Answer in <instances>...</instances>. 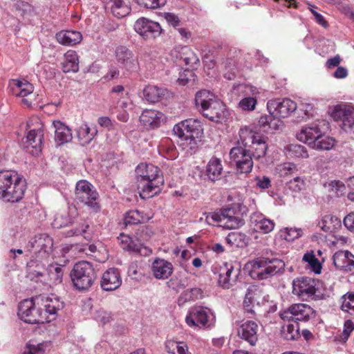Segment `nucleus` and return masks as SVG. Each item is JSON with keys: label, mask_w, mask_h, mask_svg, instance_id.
<instances>
[{"label": "nucleus", "mask_w": 354, "mask_h": 354, "mask_svg": "<svg viewBox=\"0 0 354 354\" xmlns=\"http://www.w3.org/2000/svg\"><path fill=\"white\" fill-rule=\"evenodd\" d=\"M138 189L142 198H149L157 194L164 180L159 169L152 165L140 163L136 169Z\"/></svg>", "instance_id": "1"}, {"label": "nucleus", "mask_w": 354, "mask_h": 354, "mask_svg": "<svg viewBox=\"0 0 354 354\" xmlns=\"http://www.w3.org/2000/svg\"><path fill=\"white\" fill-rule=\"evenodd\" d=\"M26 179L15 171H0V199L6 203L20 201L26 190Z\"/></svg>", "instance_id": "2"}, {"label": "nucleus", "mask_w": 354, "mask_h": 354, "mask_svg": "<svg viewBox=\"0 0 354 354\" xmlns=\"http://www.w3.org/2000/svg\"><path fill=\"white\" fill-rule=\"evenodd\" d=\"M195 104L198 111L212 121L218 122L225 115V104L207 90L196 93Z\"/></svg>", "instance_id": "3"}, {"label": "nucleus", "mask_w": 354, "mask_h": 354, "mask_svg": "<svg viewBox=\"0 0 354 354\" xmlns=\"http://www.w3.org/2000/svg\"><path fill=\"white\" fill-rule=\"evenodd\" d=\"M284 266L283 261L279 259L259 257L248 262L245 268L251 278L263 280L279 273Z\"/></svg>", "instance_id": "4"}, {"label": "nucleus", "mask_w": 354, "mask_h": 354, "mask_svg": "<svg viewBox=\"0 0 354 354\" xmlns=\"http://www.w3.org/2000/svg\"><path fill=\"white\" fill-rule=\"evenodd\" d=\"M71 281L79 290H86L93 283L95 273L93 265L88 261L76 263L71 272Z\"/></svg>", "instance_id": "5"}, {"label": "nucleus", "mask_w": 354, "mask_h": 354, "mask_svg": "<svg viewBox=\"0 0 354 354\" xmlns=\"http://www.w3.org/2000/svg\"><path fill=\"white\" fill-rule=\"evenodd\" d=\"M205 219L209 225H214L218 223L221 226L227 229H235L244 225V220L233 207L209 213L206 216Z\"/></svg>", "instance_id": "6"}, {"label": "nucleus", "mask_w": 354, "mask_h": 354, "mask_svg": "<svg viewBox=\"0 0 354 354\" xmlns=\"http://www.w3.org/2000/svg\"><path fill=\"white\" fill-rule=\"evenodd\" d=\"M185 322L189 327L209 328L214 325L215 315L208 308L196 306L189 310Z\"/></svg>", "instance_id": "7"}, {"label": "nucleus", "mask_w": 354, "mask_h": 354, "mask_svg": "<svg viewBox=\"0 0 354 354\" xmlns=\"http://www.w3.org/2000/svg\"><path fill=\"white\" fill-rule=\"evenodd\" d=\"M173 131L181 141L192 144L202 133L203 128L199 120L189 118L174 125Z\"/></svg>", "instance_id": "8"}, {"label": "nucleus", "mask_w": 354, "mask_h": 354, "mask_svg": "<svg viewBox=\"0 0 354 354\" xmlns=\"http://www.w3.org/2000/svg\"><path fill=\"white\" fill-rule=\"evenodd\" d=\"M97 192L87 180H81L77 183L75 186L76 199L88 206L95 212L100 210V205L97 202Z\"/></svg>", "instance_id": "9"}, {"label": "nucleus", "mask_w": 354, "mask_h": 354, "mask_svg": "<svg viewBox=\"0 0 354 354\" xmlns=\"http://www.w3.org/2000/svg\"><path fill=\"white\" fill-rule=\"evenodd\" d=\"M17 315L22 321L28 324L49 322V319L44 317L40 308H36L32 299H25L20 302Z\"/></svg>", "instance_id": "10"}, {"label": "nucleus", "mask_w": 354, "mask_h": 354, "mask_svg": "<svg viewBox=\"0 0 354 354\" xmlns=\"http://www.w3.org/2000/svg\"><path fill=\"white\" fill-rule=\"evenodd\" d=\"M330 115L335 121L342 122V129L351 131L354 127V107L348 104L340 103L333 106L329 111Z\"/></svg>", "instance_id": "11"}, {"label": "nucleus", "mask_w": 354, "mask_h": 354, "mask_svg": "<svg viewBox=\"0 0 354 354\" xmlns=\"http://www.w3.org/2000/svg\"><path fill=\"white\" fill-rule=\"evenodd\" d=\"M279 316L283 321L287 322H308L315 316V310L308 304H295L281 310Z\"/></svg>", "instance_id": "12"}, {"label": "nucleus", "mask_w": 354, "mask_h": 354, "mask_svg": "<svg viewBox=\"0 0 354 354\" xmlns=\"http://www.w3.org/2000/svg\"><path fill=\"white\" fill-rule=\"evenodd\" d=\"M317 281L308 277H297L292 281V293L303 301L313 299L317 292Z\"/></svg>", "instance_id": "13"}, {"label": "nucleus", "mask_w": 354, "mask_h": 354, "mask_svg": "<svg viewBox=\"0 0 354 354\" xmlns=\"http://www.w3.org/2000/svg\"><path fill=\"white\" fill-rule=\"evenodd\" d=\"M230 160L236 164L237 172L240 174H249L253 168V158L248 148L241 146L232 147L230 151Z\"/></svg>", "instance_id": "14"}, {"label": "nucleus", "mask_w": 354, "mask_h": 354, "mask_svg": "<svg viewBox=\"0 0 354 354\" xmlns=\"http://www.w3.org/2000/svg\"><path fill=\"white\" fill-rule=\"evenodd\" d=\"M297 108L296 102L289 98L273 99L267 103L269 113L283 118L289 117Z\"/></svg>", "instance_id": "15"}, {"label": "nucleus", "mask_w": 354, "mask_h": 354, "mask_svg": "<svg viewBox=\"0 0 354 354\" xmlns=\"http://www.w3.org/2000/svg\"><path fill=\"white\" fill-rule=\"evenodd\" d=\"M115 57L118 66L128 72L136 71L139 66L137 57L128 48L120 46L115 48Z\"/></svg>", "instance_id": "16"}, {"label": "nucleus", "mask_w": 354, "mask_h": 354, "mask_svg": "<svg viewBox=\"0 0 354 354\" xmlns=\"http://www.w3.org/2000/svg\"><path fill=\"white\" fill-rule=\"evenodd\" d=\"M325 120H317L313 123L303 127L297 134V138L312 147L315 140L320 136L322 128L326 126Z\"/></svg>", "instance_id": "17"}, {"label": "nucleus", "mask_w": 354, "mask_h": 354, "mask_svg": "<svg viewBox=\"0 0 354 354\" xmlns=\"http://www.w3.org/2000/svg\"><path fill=\"white\" fill-rule=\"evenodd\" d=\"M39 124L37 128L30 129L23 140L26 150L33 156H37L41 151L44 132Z\"/></svg>", "instance_id": "18"}, {"label": "nucleus", "mask_w": 354, "mask_h": 354, "mask_svg": "<svg viewBox=\"0 0 354 354\" xmlns=\"http://www.w3.org/2000/svg\"><path fill=\"white\" fill-rule=\"evenodd\" d=\"M134 29L144 39H153L159 36L162 28L158 22L146 18L138 19L135 24Z\"/></svg>", "instance_id": "19"}, {"label": "nucleus", "mask_w": 354, "mask_h": 354, "mask_svg": "<svg viewBox=\"0 0 354 354\" xmlns=\"http://www.w3.org/2000/svg\"><path fill=\"white\" fill-rule=\"evenodd\" d=\"M236 89L245 95V97L239 102V108L246 111L254 110L257 104V100L254 95L259 93L258 88L251 85L239 84L236 86H234V90Z\"/></svg>", "instance_id": "20"}, {"label": "nucleus", "mask_w": 354, "mask_h": 354, "mask_svg": "<svg viewBox=\"0 0 354 354\" xmlns=\"http://www.w3.org/2000/svg\"><path fill=\"white\" fill-rule=\"evenodd\" d=\"M42 308H40L44 317L49 319V322L54 319L57 312L64 308V302L59 297L51 295L41 299Z\"/></svg>", "instance_id": "21"}, {"label": "nucleus", "mask_w": 354, "mask_h": 354, "mask_svg": "<svg viewBox=\"0 0 354 354\" xmlns=\"http://www.w3.org/2000/svg\"><path fill=\"white\" fill-rule=\"evenodd\" d=\"M14 82L13 93L22 97V103L30 107L32 104L35 95L33 94V86L26 80H15Z\"/></svg>", "instance_id": "22"}, {"label": "nucleus", "mask_w": 354, "mask_h": 354, "mask_svg": "<svg viewBox=\"0 0 354 354\" xmlns=\"http://www.w3.org/2000/svg\"><path fill=\"white\" fill-rule=\"evenodd\" d=\"M151 271L156 279L165 280L167 279L174 272L173 264L162 258H156L151 266Z\"/></svg>", "instance_id": "23"}, {"label": "nucleus", "mask_w": 354, "mask_h": 354, "mask_svg": "<svg viewBox=\"0 0 354 354\" xmlns=\"http://www.w3.org/2000/svg\"><path fill=\"white\" fill-rule=\"evenodd\" d=\"M334 266L339 270L348 272L354 269V255L348 250H339L333 257Z\"/></svg>", "instance_id": "24"}, {"label": "nucleus", "mask_w": 354, "mask_h": 354, "mask_svg": "<svg viewBox=\"0 0 354 354\" xmlns=\"http://www.w3.org/2000/svg\"><path fill=\"white\" fill-rule=\"evenodd\" d=\"M101 287L104 290L112 291L118 288L122 284L120 273L117 268L106 270L101 279Z\"/></svg>", "instance_id": "25"}, {"label": "nucleus", "mask_w": 354, "mask_h": 354, "mask_svg": "<svg viewBox=\"0 0 354 354\" xmlns=\"http://www.w3.org/2000/svg\"><path fill=\"white\" fill-rule=\"evenodd\" d=\"M259 326L253 321H246L242 323L237 329L238 335L242 339L248 342L251 346H254L258 340Z\"/></svg>", "instance_id": "26"}, {"label": "nucleus", "mask_w": 354, "mask_h": 354, "mask_svg": "<svg viewBox=\"0 0 354 354\" xmlns=\"http://www.w3.org/2000/svg\"><path fill=\"white\" fill-rule=\"evenodd\" d=\"M165 120V115L158 111L146 109L140 116V123L147 128L156 129Z\"/></svg>", "instance_id": "27"}, {"label": "nucleus", "mask_w": 354, "mask_h": 354, "mask_svg": "<svg viewBox=\"0 0 354 354\" xmlns=\"http://www.w3.org/2000/svg\"><path fill=\"white\" fill-rule=\"evenodd\" d=\"M250 222L257 232L268 234L272 232L274 227L272 220L268 218L261 212H254L250 216Z\"/></svg>", "instance_id": "28"}, {"label": "nucleus", "mask_w": 354, "mask_h": 354, "mask_svg": "<svg viewBox=\"0 0 354 354\" xmlns=\"http://www.w3.org/2000/svg\"><path fill=\"white\" fill-rule=\"evenodd\" d=\"M237 276L238 270L235 272L232 264L225 263L220 269L218 283L222 288L229 289L236 281Z\"/></svg>", "instance_id": "29"}, {"label": "nucleus", "mask_w": 354, "mask_h": 354, "mask_svg": "<svg viewBox=\"0 0 354 354\" xmlns=\"http://www.w3.org/2000/svg\"><path fill=\"white\" fill-rule=\"evenodd\" d=\"M254 139V140L248 145V150L253 159L261 160L266 156L268 148L266 137L261 135Z\"/></svg>", "instance_id": "30"}, {"label": "nucleus", "mask_w": 354, "mask_h": 354, "mask_svg": "<svg viewBox=\"0 0 354 354\" xmlns=\"http://www.w3.org/2000/svg\"><path fill=\"white\" fill-rule=\"evenodd\" d=\"M58 43L64 46H75L82 39L80 32L76 30H62L55 35Z\"/></svg>", "instance_id": "31"}, {"label": "nucleus", "mask_w": 354, "mask_h": 354, "mask_svg": "<svg viewBox=\"0 0 354 354\" xmlns=\"http://www.w3.org/2000/svg\"><path fill=\"white\" fill-rule=\"evenodd\" d=\"M55 127V140L59 145H62L70 142L72 138L71 129L60 121H54Z\"/></svg>", "instance_id": "32"}, {"label": "nucleus", "mask_w": 354, "mask_h": 354, "mask_svg": "<svg viewBox=\"0 0 354 354\" xmlns=\"http://www.w3.org/2000/svg\"><path fill=\"white\" fill-rule=\"evenodd\" d=\"M222 171L221 160L216 157L211 158L205 168V174L208 179L213 182L220 179Z\"/></svg>", "instance_id": "33"}, {"label": "nucleus", "mask_w": 354, "mask_h": 354, "mask_svg": "<svg viewBox=\"0 0 354 354\" xmlns=\"http://www.w3.org/2000/svg\"><path fill=\"white\" fill-rule=\"evenodd\" d=\"M62 68L65 73L69 72L76 73L79 71V59L75 51L69 50L64 54Z\"/></svg>", "instance_id": "34"}, {"label": "nucleus", "mask_w": 354, "mask_h": 354, "mask_svg": "<svg viewBox=\"0 0 354 354\" xmlns=\"http://www.w3.org/2000/svg\"><path fill=\"white\" fill-rule=\"evenodd\" d=\"M97 133L95 126L89 127L86 124H82L77 129V136L82 145L89 144Z\"/></svg>", "instance_id": "35"}, {"label": "nucleus", "mask_w": 354, "mask_h": 354, "mask_svg": "<svg viewBox=\"0 0 354 354\" xmlns=\"http://www.w3.org/2000/svg\"><path fill=\"white\" fill-rule=\"evenodd\" d=\"M111 3L113 15L118 18L124 17L131 12L129 0H111Z\"/></svg>", "instance_id": "36"}, {"label": "nucleus", "mask_w": 354, "mask_h": 354, "mask_svg": "<svg viewBox=\"0 0 354 354\" xmlns=\"http://www.w3.org/2000/svg\"><path fill=\"white\" fill-rule=\"evenodd\" d=\"M165 93V89L154 85H148L143 90V95L145 100L151 103L158 102Z\"/></svg>", "instance_id": "37"}, {"label": "nucleus", "mask_w": 354, "mask_h": 354, "mask_svg": "<svg viewBox=\"0 0 354 354\" xmlns=\"http://www.w3.org/2000/svg\"><path fill=\"white\" fill-rule=\"evenodd\" d=\"M240 140L237 141L236 146H241L244 148H248V145L254 140V138H257L261 135L253 131L248 127L241 128L239 131Z\"/></svg>", "instance_id": "38"}, {"label": "nucleus", "mask_w": 354, "mask_h": 354, "mask_svg": "<svg viewBox=\"0 0 354 354\" xmlns=\"http://www.w3.org/2000/svg\"><path fill=\"white\" fill-rule=\"evenodd\" d=\"M257 290L254 288H249L245 295L243 302V308L249 315H254V310L253 309L254 302L256 301V296L257 295Z\"/></svg>", "instance_id": "39"}, {"label": "nucleus", "mask_w": 354, "mask_h": 354, "mask_svg": "<svg viewBox=\"0 0 354 354\" xmlns=\"http://www.w3.org/2000/svg\"><path fill=\"white\" fill-rule=\"evenodd\" d=\"M335 145V140L332 137L326 136L322 131L320 136L317 138L315 143L313 145V149L317 150H330Z\"/></svg>", "instance_id": "40"}, {"label": "nucleus", "mask_w": 354, "mask_h": 354, "mask_svg": "<svg viewBox=\"0 0 354 354\" xmlns=\"http://www.w3.org/2000/svg\"><path fill=\"white\" fill-rule=\"evenodd\" d=\"M149 218V216H144L143 213L138 210H131L126 213L124 218V223L126 225H135L145 223Z\"/></svg>", "instance_id": "41"}, {"label": "nucleus", "mask_w": 354, "mask_h": 354, "mask_svg": "<svg viewBox=\"0 0 354 354\" xmlns=\"http://www.w3.org/2000/svg\"><path fill=\"white\" fill-rule=\"evenodd\" d=\"M90 226L86 221L79 223V227H74L70 230L65 232V236L71 237L73 236H82L85 239L89 240L91 239V234L88 232Z\"/></svg>", "instance_id": "42"}, {"label": "nucleus", "mask_w": 354, "mask_h": 354, "mask_svg": "<svg viewBox=\"0 0 354 354\" xmlns=\"http://www.w3.org/2000/svg\"><path fill=\"white\" fill-rule=\"evenodd\" d=\"M169 288L178 292L187 285V278L184 277L183 272H176L167 282Z\"/></svg>", "instance_id": "43"}, {"label": "nucleus", "mask_w": 354, "mask_h": 354, "mask_svg": "<svg viewBox=\"0 0 354 354\" xmlns=\"http://www.w3.org/2000/svg\"><path fill=\"white\" fill-rule=\"evenodd\" d=\"M74 223V218L69 214L68 211H62L58 212L55 216V218L52 223V225L54 228H61L68 225L69 224Z\"/></svg>", "instance_id": "44"}, {"label": "nucleus", "mask_w": 354, "mask_h": 354, "mask_svg": "<svg viewBox=\"0 0 354 354\" xmlns=\"http://www.w3.org/2000/svg\"><path fill=\"white\" fill-rule=\"evenodd\" d=\"M34 243L40 252L44 251L46 253L52 250L53 245V239L46 234H41L36 236Z\"/></svg>", "instance_id": "45"}, {"label": "nucleus", "mask_w": 354, "mask_h": 354, "mask_svg": "<svg viewBox=\"0 0 354 354\" xmlns=\"http://www.w3.org/2000/svg\"><path fill=\"white\" fill-rule=\"evenodd\" d=\"M47 274L51 283H60L63 277V268L57 264L50 265L47 269Z\"/></svg>", "instance_id": "46"}, {"label": "nucleus", "mask_w": 354, "mask_h": 354, "mask_svg": "<svg viewBox=\"0 0 354 354\" xmlns=\"http://www.w3.org/2000/svg\"><path fill=\"white\" fill-rule=\"evenodd\" d=\"M48 347L49 343L46 342L37 344L29 342L26 344L23 354H45Z\"/></svg>", "instance_id": "47"}, {"label": "nucleus", "mask_w": 354, "mask_h": 354, "mask_svg": "<svg viewBox=\"0 0 354 354\" xmlns=\"http://www.w3.org/2000/svg\"><path fill=\"white\" fill-rule=\"evenodd\" d=\"M303 261L308 263L310 269L315 274H319L322 271V264L315 257L313 251L307 252L303 256Z\"/></svg>", "instance_id": "48"}, {"label": "nucleus", "mask_w": 354, "mask_h": 354, "mask_svg": "<svg viewBox=\"0 0 354 354\" xmlns=\"http://www.w3.org/2000/svg\"><path fill=\"white\" fill-rule=\"evenodd\" d=\"M180 53V59H182L186 65L193 66L194 64L199 62L198 56L187 46L182 47Z\"/></svg>", "instance_id": "49"}, {"label": "nucleus", "mask_w": 354, "mask_h": 354, "mask_svg": "<svg viewBox=\"0 0 354 354\" xmlns=\"http://www.w3.org/2000/svg\"><path fill=\"white\" fill-rule=\"evenodd\" d=\"M288 156L290 158H307L308 151L306 147L301 145L291 144L287 147Z\"/></svg>", "instance_id": "50"}, {"label": "nucleus", "mask_w": 354, "mask_h": 354, "mask_svg": "<svg viewBox=\"0 0 354 354\" xmlns=\"http://www.w3.org/2000/svg\"><path fill=\"white\" fill-rule=\"evenodd\" d=\"M282 335L287 340H293L299 335V326L297 323L287 324L283 326L281 330Z\"/></svg>", "instance_id": "51"}, {"label": "nucleus", "mask_w": 354, "mask_h": 354, "mask_svg": "<svg viewBox=\"0 0 354 354\" xmlns=\"http://www.w3.org/2000/svg\"><path fill=\"white\" fill-rule=\"evenodd\" d=\"M227 241L232 245H234L238 248H243L247 245L248 239L247 236L240 232H231L227 236Z\"/></svg>", "instance_id": "52"}, {"label": "nucleus", "mask_w": 354, "mask_h": 354, "mask_svg": "<svg viewBox=\"0 0 354 354\" xmlns=\"http://www.w3.org/2000/svg\"><path fill=\"white\" fill-rule=\"evenodd\" d=\"M341 309L354 317V293H348L341 298Z\"/></svg>", "instance_id": "53"}, {"label": "nucleus", "mask_w": 354, "mask_h": 354, "mask_svg": "<svg viewBox=\"0 0 354 354\" xmlns=\"http://www.w3.org/2000/svg\"><path fill=\"white\" fill-rule=\"evenodd\" d=\"M281 236L287 241H293L303 235L301 228L286 227L281 231Z\"/></svg>", "instance_id": "54"}, {"label": "nucleus", "mask_w": 354, "mask_h": 354, "mask_svg": "<svg viewBox=\"0 0 354 354\" xmlns=\"http://www.w3.org/2000/svg\"><path fill=\"white\" fill-rule=\"evenodd\" d=\"M237 68L235 61L233 59H228L225 62V71L223 76L228 80H234L236 77Z\"/></svg>", "instance_id": "55"}, {"label": "nucleus", "mask_w": 354, "mask_h": 354, "mask_svg": "<svg viewBox=\"0 0 354 354\" xmlns=\"http://www.w3.org/2000/svg\"><path fill=\"white\" fill-rule=\"evenodd\" d=\"M118 240L121 248L124 250L132 252L136 247V243L128 235L120 234L118 237Z\"/></svg>", "instance_id": "56"}, {"label": "nucleus", "mask_w": 354, "mask_h": 354, "mask_svg": "<svg viewBox=\"0 0 354 354\" xmlns=\"http://www.w3.org/2000/svg\"><path fill=\"white\" fill-rule=\"evenodd\" d=\"M196 80V75L193 71L185 69L183 73H180L178 82L180 85H186L190 82H194Z\"/></svg>", "instance_id": "57"}, {"label": "nucleus", "mask_w": 354, "mask_h": 354, "mask_svg": "<svg viewBox=\"0 0 354 354\" xmlns=\"http://www.w3.org/2000/svg\"><path fill=\"white\" fill-rule=\"evenodd\" d=\"M278 171L281 176H286L297 172V168L294 163L285 162L279 166Z\"/></svg>", "instance_id": "58"}, {"label": "nucleus", "mask_w": 354, "mask_h": 354, "mask_svg": "<svg viewBox=\"0 0 354 354\" xmlns=\"http://www.w3.org/2000/svg\"><path fill=\"white\" fill-rule=\"evenodd\" d=\"M140 6L146 8L156 9L163 6L166 0H136Z\"/></svg>", "instance_id": "59"}, {"label": "nucleus", "mask_w": 354, "mask_h": 354, "mask_svg": "<svg viewBox=\"0 0 354 354\" xmlns=\"http://www.w3.org/2000/svg\"><path fill=\"white\" fill-rule=\"evenodd\" d=\"M328 187H329V191L333 192L337 196L342 194L346 188L342 182L335 180L329 182Z\"/></svg>", "instance_id": "60"}, {"label": "nucleus", "mask_w": 354, "mask_h": 354, "mask_svg": "<svg viewBox=\"0 0 354 354\" xmlns=\"http://www.w3.org/2000/svg\"><path fill=\"white\" fill-rule=\"evenodd\" d=\"M353 330L354 323L350 319L345 321L344 324V330L342 335L340 336L339 341L346 342Z\"/></svg>", "instance_id": "61"}, {"label": "nucleus", "mask_w": 354, "mask_h": 354, "mask_svg": "<svg viewBox=\"0 0 354 354\" xmlns=\"http://www.w3.org/2000/svg\"><path fill=\"white\" fill-rule=\"evenodd\" d=\"M95 319L100 324L104 325L112 320V317L111 313L103 310H99L96 311Z\"/></svg>", "instance_id": "62"}, {"label": "nucleus", "mask_w": 354, "mask_h": 354, "mask_svg": "<svg viewBox=\"0 0 354 354\" xmlns=\"http://www.w3.org/2000/svg\"><path fill=\"white\" fill-rule=\"evenodd\" d=\"M287 185L289 189L295 192H299L303 189L304 181L300 177H295L290 180Z\"/></svg>", "instance_id": "63"}, {"label": "nucleus", "mask_w": 354, "mask_h": 354, "mask_svg": "<svg viewBox=\"0 0 354 354\" xmlns=\"http://www.w3.org/2000/svg\"><path fill=\"white\" fill-rule=\"evenodd\" d=\"M279 117L271 114L268 132L270 131H277L282 129L283 122L279 118Z\"/></svg>", "instance_id": "64"}]
</instances>
